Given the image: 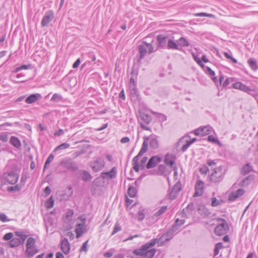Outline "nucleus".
I'll use <instances>...</instances> for the list:
<instances>
[{
	"label": "nucleus",
	"mask_w": 258,
	"mask_h": 258,
	"mask_svg": "<svg viewBox=\"0 0 258 258\" xmlns=\"http://www.w3.org/2000/svg\"><path fill=\"white\" fill-rule=\"evenodd\" d=\"M153 246V242L146 243L140 248L135 249L133 252L134 254L140 256L133 258H152L156 252V249L152 248Z\"/></svg>",
	"instance_id": "1"
},
{
	"label": "nucleus",
	"mask_w": 258,
	"mask_h": 258,
	"mask_svg": "<svg viewBox=\"0 0 258 258\" xmlns=\"http://www.w3.org/2000/svg\"><path fill=\"white\" fill-rule=\"evenodd\" d=\"M215 164L216 163L213 161H211V169H212L211 181L217 183L220 182L223 180L225 171L222 166L214 167L213 166H214Z\"/></svg>",
	"instance_id": "2"
},
{
	"label": "nucleus",
	"mask_w": 258,
	"mask_h": 258,
	"mask_svg": "<svg viewBox=\"0 0 258 258\" xmlns=\"http://www.w3.org/2000/svg\"><path fill=\"white\" fill-rule=\"evenodd\" d=\"M215 222L217 223L214 232L216 235L222 236L229 231V226L225 219L218 218L216 219Z\"/></svg>",
	"instance_id": "3"
},
{
	"label": "nucleus",
	"mask_w": 258,
	"mask_h": 258,
	"mask_svg": "<svg viewBox=\"0 0 258 258\" xmlns=\"http://www.w3.org/2000/svg\"><path fill=\"white\" fill-rule=\"evenodd\" d=\"M144 142L141 149L143 148L144 145H146V152L148 150V144L149 143L150 147L153 149H157L159 147V141L157 137L154 135H152L150 137L145 136L143 138Z\"/></svg>",
	"instance_id": "4"
},
{
	"label": "nucleus",
	"mask_w": 258,
	"mask_h": 258,
	"mask_svg": "<svg viewBox=\"0 0 258 258\" xmlns=\"http://www.w3.org/2000/svg\"><path fill=\"white\" fill-rule=\"evenodd\" d=\"M154 52V47L151 43H148L143 41L142 44L139 46V57L138 61H140L145 57L147 53L150 54Z\"/></svg>",
	"instance_id": "5"
},
{
	"label": "nucleus",
	"mask_w": 258,
	"mask_h": 258,
	"mask_svg": "<svg viewBox=\"0 0 258 258\" xmlns=\"http://www.w3.org/2000/svg\"><path fill=\"white\" fill-rule=\"evenodd\" d=\"M60 164L63 167L73 171H75L79 168L77 163L71 158L62 159Z\"/></svg>",
	"instance_id": "6"
},
{
	"label": "nucleus",
	"mask_w": 258,
	"mask_h": 258,
	"mask_svg": "<svg viewBox=\"0 0 258 258\" xmlns=\"http://www.w3.org/2000/svg\"><path fill=\"white\" fill-rule=\"evenodd\" d=\"M181 190V183L180 181H178L175 184L171 190L168 193V197L169 199L171 200L175 199L179 195Z\"/></svg>",
	"instance_id": "7"
},
{
	"label": "nucleus",
	"mask_w": 258,
	"mask_h": 258,
	"mask_svg": "<svg viewBox=\"0 0 258 258\" xmlns=\"http://www.w3.org/2000/svg\"><path fill=\"white\" fill-rule=\"evenodd\" d=\"M210 126L209 125L206 126H201L200 128L196 129L194 131V134L196 136H201L204 137L205 136H208L207 140L210 142Z\"/></svg>",
	"instance_id": "8"
},
{
	"label": "nucleus",
	"mask_w": 258,
	"mask_h": 258,
	"mask_svg": "<svg viewBox=\"0 0 258 258\" xmlns=\"http://www.w3.org/2000/svg\"><path fill=\"white\" fill-rule=\"evenodd\" d=\"M205 183L201 180H198L195 186V191L193 197L201 196L204 191Z\"/></svg>",
	"instance_id": "9"
},
{
	"label": "nucleus",
	"mask_w": 258,
	"mask_h": 258,
	"mask_svg": "<svg viewBox=\"0 0 258 258\" xmlns=\"http://www.w3.org/2000/svg\"><path fill=\"white\" fill-rule=\"evenodd\" d=\"M171 238L167 235L165 233L163 234L159 238H153L151 239L149 242L154 243V246L157 243L158 246H162L164 245L165 242L169 241Z\"/></svg>",
	"instance_id": "10"
},
{
	"label": "nucleus",
	"mask_w": 258,
	"mask_h": 258,
	"mask_svg": "<svg viewBox=\"0 0 258 258\" xmlns=\"http://www.w3.org/2000/svg\"><path fill=\"white\" fill-rule=\"evenodd\" d=\"M91 166L94 171L98 172L104 167V160L101 157H98L96 160L91 163Z\"/></svg>",
	"instance_id": "11"
},
{
	"label": "nucleus",
	"mask_w": 258,
	"mask_h": 258,
	"mask_svg": "<svg viewBox=\"0 0 258 258\" xmlns=\"http://www.w3.org/2000/svg\"><path fill=\"white\" fill-rule=\"evenodd\" d=\"M146 145H144L143 148L142 149H141L139 151L138 154L133 159L132 162L133 165V168L135 170L136 172H139L140 168H139V157L141 156L143 154L146 153Z\"/></svg>",
	"instance_id": "12"
},
{
	"label": "nucleus",
	"mask_w": 258,
	"mask_h": 258,
	"mask_svg": "<svg viewBox=\"0 0 258 258\" xmlns=\"http://www.w3.org/2000/svg\"><path fill=\"white\" fill-rule=\"evenodd\" d=\"M4 175L5 180L10 184H15L19 179V175L13 172L5 173Z\"/></svg>",
	"instance_id": "13"
},
{
	"label": "nucleus",
	"mask_w": 258,
	"mask_h": 258,
	"mask_svg": "<svg viewBox=\"0 0 258 258\" xmlns=\"http://www.w3.org/2000/svg\"><path fill=\"white\" fill-rule=\"evenodd\" d=\"M188 136H184L181 138L179 141L177 142L176 147L177 148L180 147L181 151L184 152L187 148L190 146L188 142Z\"/></svg>",
	"instance_id": "14"
},
{
	"label": "nucleus",
	"mask_w": 258,
	"mask_h": 258,
	"mask_svg": "<svg viewBox=\"0 0 258 258\" xmlns=\"http://www.w3.org/2000/svg\"><path fill=\"white\" fill-rule=\"evenodd\" d=\"M54 18V15L52 11L46 12L41 22L42 27L46 26Z\"/></svg>",
	"instance_id": "15"
},
{
	"label": "nucleus",
	"mask_w": 258,
	"mask_h": 258,
	"mask_svg": "<svg viewBox=\"0 0 258 258\" xmlns=\"http://www.w3.org/2000/svg\"><path fill=\"white\" fill-rule=\"evenodd\" d=\"M116 169L114 167L110 171L102 172L100 176L104 179L109 180L115 178L116 176Z\"/></svg>",
	"instance_id": "16"
},
{
	"label": "nucleus",
	"mask_w": 258,
	"mask_h": 258,
	"mask_svg": "<svg viewBox=\"0 0 258 258\" xmlns=\"http://www.w3.org/2000/svg\"><path fill=\"white\" fill-rule=\"evenodd\" d=\"M168 37L162 34H160L157 37V41L158 42V48H165L167 45Z\"/></svg>",
	"instance_id": "17"
},
{
	"label": "nucleus",
	"mask_w": 258,
	"mask_h": 258,
	"mask_svg": "<svg viewBox=\"0 0 258 258\" xmlns=\"http://www.w3.org/2000/svg\"><path fill=\"white\" fill-rule=\"evenodd\" d=\"M161 161V159L159 157L157 156H153L149 159L147 163L146 168L147 169H150L155 167Z\"/></svg>",
	"instance_id": "18"
},
{
	"label": "nucleus",
	"mask_w": 258,
	"mask_h": 258,
	"mask_svg": "<svg viewBox=\"0 0 258 258\" xmlns=\"http://www.w3.org/2000/svg\"><path fill=\"white\" fill-rule=\"evenodd\" d=\"M42 98V96L39 93L33 94L25 99V102L27 104H32L38 100Z\"/></svg>",
	"instance_id": "19"
},
{
	"label": "nucleus",
	"mask_w": 258,
	"mask_h": 258,
	"mask_svg": "<svg viewBox=\"0 0 258 258\" xmlns=\"http://www.w3.org/2000/svg\"><path fill=\"white\" fill-rule=\"evenodd\" d=\"M61 249L62 252L67 254L70 251V244L67 238H65L61 241Z\"/></svg>",
	"instance_id": "20"
},
{
	"label": "nucleus",
	"mask_w": 258,
	"mask_h": 258,
	"mask_svg": "<svg viewBox=\"0 0 258 258\" xmlns=\"http://www.w3.org/2000/svg\"><path fill=\"white\" fill-rule=\"evenodd\" d=\"M215 75V74L214 71L211 69V79L214 82L217 87L218 88L219 86L221 87L222 86V82L223 81L224 77L223 76H221L219 80H218L217 78L214 76Z\"/></svg>",
	"instance_id": "21"
},
{
	"label": "nucleus",
	"mask_w": 258,
	"mask_h": 258,
	"mask_svg": "<svg viewBox=\"0 0 258 258\" xmlns=\"http://www.w3.org/2000/svg\"><path fill=\"white\" fill-rule=\"evenodd\" d=\"M175 156L172 154H167L164 158V163L167 165H169L170 167H173L175 163L174 160Z\"/></svg>",
	"instance_id": "22"
},
{
	"label": "nucleus",
	"mask_w": 258,
	"mask_h": 258,
	"mask_svg": "<svg viewBox=\"0 0 258 258\" xmlns=\"http://www.w3.org/2000/svg\"><path fill=\"white\" fill-rule=\"evenodd\" d=\"M79 174L81 179L84 181H90L92 179V176L89 172L86 170H80Z\"/></svg>",
	"instance_id": "23"
},
{
	"label": "nucleus",
	"mask_w": 258,
	"mask_h": 258,
	"mask_svg": "<svg viewBox=\"0 0 258 258\" xmlns=\"http://www.w3.org/2000/svg\"><path fill=\"white\" fill-rule=\"evenodd\" d=\"M198 212L199 214L203 217H208L210 212L209 209L204 205L199 206Z\"/></svg>",
	"instance_id": "24"
},
{
	"label": "nucleus",
	"mask_w": 258,
	"mask_h": 258,
	"mask_svg": "<svg viewBox=\"0 0 258 258\" xmlns=\"http://www.w3.org/2000/svg\"><path fill=\"white\" fill-rule=\"evenodd\" d=\"M232 88L246 92L248 87L240 82H238L232 84Z\"/></svg>",
	"instance_id": "25"
},
{
	"label": "nucleus",
	"mask_w": 258,
	"mask_h": 258,
	"mask_svg": "<svg viewBox=\"0 0 258 258\" xmlns=\"http://www.w3.org/2000/svg\"><path fill=\"white\" fill-rule=\"evenodd\" d=\"M10 143L17 149H20L21 147V143L20 141L17 137L15 136H12L10 138Z\"/></svg>",
	"instance_id": "26"
},
{
	"label": "nucleus",
	"mask_w": 258,
	"mask_h": 258,
	"mask_svg": "<svg viewBox=\"0 0 258 258\" xmlns=\"http://www.w3.org/2000/svg\"><path fill=\"white\" fill-rule=\"evenodd\" d=\"M167 210V206H162L153 215L152 218L154 221H156L159 217L163 214Z\"/></svg>",
	"instance_id": "27"
},
{
	"label": "nucleus",
	"mask_w": 258,
	"mask_h": 258,
	"mask_svg": "<svg viewBox=\"0 0 258 258\" xmlns=\"http://www.w3.org/2000/svg\"><path fill=\"white\" fill-rule=\"evenodd\" d=\"M195 60L203 69L206 73L208 75H210V67H205L204 64L202 63L200 57L197 55H193Z\"/></svg>",
	"instance_id": "28"
},
{
	"label": "nucleus",
	"mask_w": 258,
	"mask_h": 258,
	"mask_svg": "<svg viewBox=\"0 0 258 258\" xmlns=\"http://www.w3.org/2000/svg\"><path fill=\"white\" fill-rule=\"evenodd\" d=\"M140 122H143V123L148 124L151 122L152 118L150 115L143 113L140 115Z\"/></svg>",
	"instance_id": "29"
},
{
	"label": "nucleus",
	"mask_w": 258,
	"mask_h": 258,
	"mask_svg": "<svg viewBox=\"0 0 258 258\" xmlns=\"http://www.w3.org/2000/svg\"><path fill=\"white\" fill-rule=\"evenodd\" d=\"M38 249L36 248V246L30 247L27 249L26 248V252L27 254V256L31 257L33 256L36 253L38 252Z\"/></svg>",
	"instance_id": "30"
},
{
	"label": "nucleus",
	"mask_w": 258,
	"mask_h": 258,
	"mask_svg": "<svg viewBox=\"0 0 258 258\" xmlns=\"http://www.w3.org/2000/svg\"><path fill=\"white\" fill-rule=\"evenodd\" d=\"M84 223H79L76 225L75 228V232L76 233V237L79 238L83 234V228L84 227Z\"/></svg>",
	"instance_id": "31"
},
{
	"label": "nucleus",
	"mask_w": 258,
	"mask_h": 258,
	"mask_svg": "<svg viewBox=\"0 0 258 258\" xmlns=\"http://www.w3.org/2000/svg\"><path fill=\"white\" fill-rule=\"evenodd\" d=\"M247 63L250 68L253 71H256L258 70V64L256 60L253 58H250L247 60Z\"/></svg>",
	"instance_id": "32"
},
{
	"label": "nucleus",
	"mask_w": 258,
	"mask_h": 258,
	"mask_svg": "<svg viewBox=\"0 0 258 258\" xmlns=\"http://www.w3.org/2000/svg\"><path fill=\"white\" fill-rule=\"evenodd\" d=\"M167 47L168 49L180 50L178 44L171 39L168 40Z\"/></svg>",
	"instance_id": "33"
},
{
	"label": "nucleus",
	"mask_w": 258,
	"mask_h": 258,
	"mask_svg": "<svg viewBox=\"0 0 258 258\" xmlns=\"http://www.w3.org/2000/svg\"><path fill=\"white\" fill-rule=\"evenodd\" d=\"M21 239L19 238H14L9 241V244L11 247H15L19 246L21 244Z\"/></svg>",
	"instance_id": "34"
},
{
	"label": "nucleus",
	"mask_w": 258,
	"mask_h": 258,
	"mask_svg": "<svg viewBox=\"0 0 258 258\" xmlns=\"http://www.w3.org/2000/svg\"><path fill=\"white\" fill-rule=\"evenodd\" d=\"M251 177L250 176H248L244 178H243L242 180L240 181L238 183V185L240 186H244L248 185L251 181Z\"/></svg>",
	"instance_id": "35"
},
{
	"label": "nucleus",
	"mask_w": 258,
	"mask_h": 258,
	"mask_svg": "<svg viewBox=\"0 0 258 258\" xmlns=\"http://www.w3.org/2000/svg\"><path fill=\"white\" fill-rule=\"evenodd\" d=\"M212 203L211 204V206L213 207H217L219 205H221L223 203V200L219 198V199H216V198H211Z\"/></svg>",
	"instance_id": "36"
},
{
	"label": "nucleus",
	"mask_w": 258,
	"mask_h": 258,
	"mask_svg": "<svg viewBox=\"0 0 258 258\" xmlns=\"http://www.w3.org/2000/svg\"><path fill=\"white\" fill-rule=\"evenodd\" d=\"M252 167L250 166V164L247 163L243 167L242 169L241 170V173L243 175H246L249 173L251 171H252Z\"/></svg>",
	"instance_id": "37"
},
{
	"label": "nucleus",
	"mask_w": 258,
	"mask_h": 258,
	"mask_svg": "<svg viewBox=\"0 0 258 258\" xmlns=\"http://www.w3.org/2000/svg\"><path fill=\"white\" fill-rule=\"evenodd\" d=\"M178 45L182 47H188L189 44L188 41L184 37H181L177 40Z\"/></svg>",
	"instance_id": "38"
},
{
	"label": "nucleus",
	"mask_w": 258,
	"mask_h": 258,
	"mask_svg": "<svg viewBox=\"0 0 258 258\" xmlns=\"http://www.w3.org/2000/svg\"><path fill=\"white\" fill-rule=\"evenodd\" d=\"M137 193V189L133 186H130L127 190V194L131 198H134L136 196Z\"/></svg>",
	"instance_id": "39"
},
{
	"label": "nucleus",
	"mask_w": 258,
	"mask_h": 258,
	"mask_svg": "<svg viewBox=\"0 0 258 258\" xmlns=\"http://www.w3.org/2000/svg\"><path fill=\"white\" fill-rule=\"evenodd\" d=\"M224 247L222 242H218L216 244L214 249V255L216 256L219 254L220 249Z\"/></svg>",
	"instance_id": "40"
},
{
	"label": "nucleus",
	"mask_w": 258,
	"mask_h": 258,
	"mask_svg": "<svg viewBox=\"0 0 258 258\" xmlns=\"http://www.w3.org/2000/svg\"><path fill=\"white\" fill-rule=\"evenodd\" d=\"M145 209L140 208L137 214L138 220L139 221H142L145 218Z\"/></svg>",
	"instance_id": "41"
},
{
	"label": "nucleus",
	"mask_w": 258,
	"mask_h": 258,
	"mask_svg": "<svg viewBox=\"0 0 258 258\" xmlns=\"http://www.w3.org/2000/svg\"><path fill=\"white\" fill-rule=\"evenodd\" d=\"M246 93L254 97L256 100H257V98H258V93L257 91L254 89L250 88L248 87Z\"/></svg>",
	"instance_id": "42"
},
{
	"label": "nucleus",
	"mask_w": 258,
	"mask_h": 258,
	"mask_svg": "<svg viewBox=\"0 0 258 258\" xmlns=\"http://www.w3.org/2000/svg\"><path fill=\"white\" fill-rule=\"evenodd\" d=\"M54 205V200L52 196H51L45 202V206L47 209L52 208Z\"/></svg>",
	"instance_id": "43"
},
{
	"label": "nucleus",
	"mask_w": 258,
	"mask_h": 258,
	"mask_svg": "<svg viewBox=\"0 0 258 258\" xmlns=\"http://www.w3.org/2000/svg\"><path fill=\"white\" fill-rule=\"evenodd\" d=\"M36 242L35 239L33 237H29L27 241L26 247L28 249L30 247L35 246V244Z\"/></svg>",
	"instance_id": "44"
},
{
	"label": "nucleus",
	"mask_w": 258,
	"mask_h": 258,
	"mask_svg": "<svg viewBox=\"0 0 258 258\" xmlns=\"http://www.w3.org/2000/svg\"><path fill=\"white\" fill-rule=\"evenodd\" d=\"M50 100L52 102H59L62 100V97L59 94L55 93L53 95Z\"/></svg>",
	"instance_id": "45"
},
{
	"label": "nucleus",
	"mask_w": 258,
	"mask_h": 258,
	"mask_svg": "<svg viewBox=\"0 0 258 258\" xmlns=\"http://www.w3.org/2000/svg\"><path fill=\"white\" fill-rule=\"evenodd\" d=\"M30 67H31L30 64H28V65L23 64V65H22V66L16 68L15 70L13 71V72L16 73L22 70L29 69L30 68Z\"/></svg>",
	"instance_id": "46"
},
{
	"label": "nucleus",
	"mask_w": 258,
	"mask_h": 258,
	"mask_svg": "<svg viewBox=\"0 0 258 258\" xmlns=\"http://www.w3.org/2000/svg\"><path fill=\"white\" fill-rule=\"evenodd\" d=\"M70 147V144L67 143H64L58 146L56 148H55L54 151H57L59 150L66 149Z\"/></svg>",
	"instance_id": "47"
},
{
	"label": "nucleus",
	"mask_w": 258,
	"mask_h": 258,
	"mask_svg": "<svg viewBox=\"0 0 258 258\" xmlns=\"http://www.w3.org/2000/svg\"><path fill=\"white\" fill-rule=\"evenodd\" d=\"M54 157L53 154H50L48 157L47 158L46 161H45L43 170H44L47 167L48 165L50 163V162L53 160Z\"/></svg>",
	"instance_id": "48"
},
{
	"label": "nucleus",
	"mask_w": 258,
	"mask_h": 258,
	"mask_svg": "<svg viewBox=\"0 0 258 258\" xmlns=\"http://www.w3.org/2000/svg\"><path fill=\"white\" fill-rule=\"evenodd\" d=\"M211 142L218 145L219 147H222L223 146L222 144L219 141L218 138H215L212 135H211Z\"/></svg>",
	"instance_id": "49"
},
{
	"label": "nucleus",
	"mask_w": 258,
	"mask_h": 258,
	"mask_svg": "<svg viewBox=\"0 0 258 258\" xmlns=\"http://www.w3.org/2000/svg\"><path fill=\"white\" fill-rule=\"evenodd\" d=\"M15 233L16 236L20 237L19 238L21 239V240H22L23 242L25 241L27 237V236L25 235L23 232L16 231Z\"/></svg>",
	"instance_id": "50"
},
{
	"label": "nucleus",
	"mask_w": 258,
	"mask_h": 258,
	"mask_svg": "<svg viewBox=\"0 0 258 258\" xmlns=\"http://www.w3.org/2000/svg\"><path fill=\"white\" fill-rule=\"evenodd\" d=\"M121 230V227L120 226L119 223L117 222L115 223L113 230L112 231L111 235H114L118 232L120 231Z\"/></svg>",
	"instance_id": "51"
},
{
	"label": "nucleus",
	"mask_w": 258,
	"mask_h": 258,
	"mask_svg": "<svg viewBox=\"0 0 258 258\" xmlns=\"http://www.w3.org/2000/svg\"><path fill=\"white\" fill-rule=\"evenodd\" d=\"M74 211L72 209H69L66 213V218L68 221L72 220V218L74 215Z\"/></svg>",
	"instance_id": "52"
},
{
	"label": "nucleus",
	"mask_w": 258,
	"mask_h": 258,
	"mask_svg": "<svg viewBox=\"0 0 258 258\" xmlns=\"http://www.w3.org/2000/svg\"><path fill=\"white\" fill-rule=\"evenodd\" d=\"M195 208L194 203L192 202L190 203L186 208V212L188 214H191L192 211Z\"/></svg>",
	"instance_id": "53"
},
{
	"label": "nucleus",
	"mask_w": 258,
	"mask_h": 258,
	"mask_svg": "<svg viewBox=\"0 0 258 258\" xmlns=\"http://www.w3.org/2000/svg\"><path fill=\"white\" fill-rule=\"evenodd\" d=\"M234 82V78H227L225 81L223 82L222 84V86L223 87H226L228 86L229 84H230L231 83H232Z\"/></svg>",
	"instance_id": "54"
},
{
	"label": "nucleus",
	"mask_w": 258,
	"mask_h": 258,
	"mask_svg": "<svg viewBox=\"0 0 258 258\" xmlns=\"http://www.w3.org/2000/svg\"><path fill=\"white\" fill-rule=\"evenodd\" d=\"M179 221V219L178 218L176 219L175 224L173 225L172 229H170V230H172L174 233H175V232L177 231L179 229V226L178 225Z\"/></svg>",
	"instance_id": "55"
},
{
	"label": "nucleus",
	"mask_w": 258,
	"mask_h": 258,
	"mask_svg": "<svg viewBox=\"0 0 258 258\" xmlns=\"http://www.w3.org/2000/svg\"><path fill=\"white\" fill-rule=\"evenodd\" d=\"M238 198V196L235 194L234 192H231L229 197H228V200L231 202L234 201L237 199Z\"/></svg>",
	"instance_id": "56"
},
{
	"label": "nucleus",
	"mask_w": 258,
	"mask_h": 258,
	"mask_svg": "<svg viewBox=\"0 0 258 258\" xmlns=\"http://www.w3.org/2000/svg\"><path fill=\"white\" fill-rule=\"evenodd\" d=\"M199 171L202 174L206 175L209 171V168L207 166L203 165L200 168Z\"/></svg>",
	"instance_id": "57"
},
{
	"label": "nucleus",
	"mask_w": 258,
	"mask_h": 258,
	"mask_svg": "<svg viewBox=\"0 0 258 258\" xmlns=\"http://www.w3.org/2000/svg\"><path fill=\"white\" fill-rule=\"evenodd\" d=\"M20 190L21 187L18 185H16L14 186H10L8 188V191L9 192L13 191H20Z\"/></svg>",
	"instance_id": "58"
},
{
	"label": "nucleus",
	"mask_w": 258,
	"mask_h": 258,
	"mask_svg": "<svg viewBox=\"0 0 258 258\" xmlns=\"http://www.w3.org/2000/svg\"><path fill=\"white\" fill-rule=\"evenodd\" d=\"M13 236H14V234L13 233L9 232V233L6 234L4 235L3 239L5 240H11L12 239H13Z\"/></svg>",
	"instance_id": "59"
},
{
	"label": "nucleus",
	"mask_w": 258,
	"mask_h": 258,
	"mask_svg": "<svg viewBox=\"0 0 258 258\" xmlns=\"http://www.w3.org/2000/svg\"><path fill=\"white\" fill-rule=\"evenodd\" d=\"M0 220L3 222L10 221V220L8 219L7 216L4 213H0Z\"/></svg>",
	"instance_id": "60"
},
{
	"label": "nucleus",
	"mask_w": 258,
	"mask_h": 258,
	"mask_svg": "<svg viewBox=\"0 0 258 258\" xmlns=\"http://www.w3.org/2000/svg\"><path fill=\"white\" fill-rule=\"evenodd\" d=\"M0 140L4 142H7L8 140V136L7 134L4 133L0 135Z\"/></svg>",
	"instance_id": "61"
},
{
	"label": "nucleus",
	"mask_w": 258,
	"mask_h": 258,
	"mask_svg": "<svg viewBox=\"0 0 258 258\" xmlns=\"http://www.w3.org/2000/svg\"><path fill=\"white\" fill-rule=\"evenodd\" d=\"M236 195L238 196V198L242 196L245 192V190L242 188H239L234 192Z\"/></svg>",
	"instance_id": "62"
},
{
	"label": "nucleus",
	"mask_w": 258,
	"mask_h": 258,
	"mask_svg": "<svg viewBox=\"0 0 258 258\" xmlns=\"http://www.w3.org/2000/svg\"><path fill=\"white\" fill-rule=\"evenodd\" d=\"M88 242V240H87L83 244V245H82V246L81 247V249H80L81 251H87Z\"/></svg>",
	"instance_id": "63"
},
{
	"label": "nucleus",
	"mask_w": 258,
	"mask_h": 258,
	"mask_svg": "<svg viewBox=\"0 0 258 258\" xmlns=\"http://www.w3.org/2000/svg\"><path fill=\"white\" fill-rule=\"evenodd\" d=\"M147 160H148V157H144L141 161H140V165L141 166H142V168H144V166L146 164V163L147 162Z\"/></svg>",
	"instance_id": "64"
}]
</instances>
